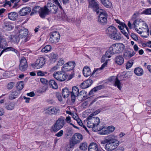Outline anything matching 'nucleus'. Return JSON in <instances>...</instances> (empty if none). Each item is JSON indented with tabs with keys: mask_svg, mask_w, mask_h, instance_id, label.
Returning <instances> with one entry per match:
<instances>
[{
	"mask_svg": "<svg viewBox=\"0 0 151 151\" xmlns=\"http://www.w3.org/2000/svg\"><path fill=\"white\" fill-rule=\"evenodd\" d=\"M57 65L59 66H62L64 63V61L63 59H60L58 62Z\"/></svg>",
	"mask_w": 151,
	"mask_h": 151,
	"instance_id": "58",
	"label": "nucleus"
},
{
	"mask_svg": "<svg viewBox=\"0 0 151 151\" xmlns=\"http://www.w3.org/2000/svg\"><path fill=\"white\" fill-rule=\"evenodd\" d=\"M14 86V83L13 82L9 83L7 85V88L9 89H12Z\"/></svg>",
	"mask_w": 151,
	"mask_h": 151,
	"instance_id": "56",
	"label": "nucleus"
},
{
	"mask_svg": "<svg viewBox=\"0 0 151 151\" xmlns=\"http://www.w3.org/2000/svg\"><path fill=\"white\" fill-rule=\"evenodd\" d=\"M40 82L43 84H45L47 83V81L46 79L43 78H41L40 79Z\"/></svg>",
	"mask_w": 151,
	"mask_h": 151,
	"instance_id": "63",
	"label": "nucleus"
},
{
	"mask_svg": "<svg viewBox=\"0 0 151 151\" xmlns=\"http://www.w3.org/2000/svg\"><path fill=\"white\" fill-rule=\"evenodd\" d=\"M99 90V89L96 87H95L92 89L90 92L89 94L91 95L93 92H96L97 91Z\"/></svg>",
	"mask_w": 151,
	"mask_h": 151,
	"instance_id": "57",
	"label": "nucleus"
},
{
	"mask_svg": "<svg viewBox=\"0 0 151 151\" xmlns=\"http://www.w3.org/2000/svg\"><path fill=\"white\" fill-rule=\"evenodd\" d=\"M116 49L118 53H119L122 52L124 50L125 46L122 43H116Z\"/></svg>",
	"mask_w": 151,
	"mask_h": 151,
	"instance_id": "26",
	"label": "nucleus"
},
{
	"mask_svg": "<svg viewBox=\"0 0 151 151\" xmlns=\"http://www.w3.org/2000/svg\"><path fill=\"white\" fill-rule=\"evenodd\" d=\"M46 114L50 115H56L60 111V109L56 107L50 106L45 110Z\"/></svg>",
	"mask_w": 151,
	"mask_h": 151,
	"instance_id": "12",
	"label": "nucleus"
},
{
	"mask_svg": "<svg viewBox=\"0 0 151 151\" xmlns=\"http://www.w3.org/2000/svg\"><path fill=\"white\" fill-rule=\"evenodd\" d=\"M65 124V118L61 116L56 121L55 123L52 126L51 131L56 132L62 128Z\"/></svg>",
	"mask_w": 151,
	"mask_h": 151,
	"instance_id": "5",
	"label": "nucleus"
},
{
	"mask_svg": "<svg viewBox=\"0 0 151 151\" xmlns=\"http://www.w3.org/2000/svg\"><path fill=\"white\" fill-rule=\"evenodd\" d=\"M70 94V91L67 88H65L62 90V95L64 98H67Z\"/></svg>",
	"mask_w": 151,
	"mask_h": 151,
	"instance_id": "34",
	"label": "nucleus"
},
{
	"mask_svg": "<svg viewBox=\"0 0 151 151\" xmlns=\"http://www.w3.org/2000/svg\"><path fill=\"white\" fill-rule=\"evenodd\" d=\"M99 128L100 129L99 131H100V134L102 135L108 134L109 133L108 132L107 128L105 126H101Z\"/></svg>",
	"mask_w": 151,
	"mask_h": 151,
	"instance_id": "30",
	"label": "nucleus"
},
{
	"mask_svg": "<svg viewBox=\"0 0 151 151\" xmlns=\"http://www.w3.org/2000/svg\"><path fill=\"white\" fill-rule=\"evenodd\" d=\"M50 36L49 41L51 43H56L60 40V35L59 33L57 31L51 32L50 34Z\"/></svg>",
	"mask_w": 151,
	"mask_h": 151,
	"instance_id": "8",
	"label": "nucleus"
},
{
	"mask_svg": "<svg viewBox=\"0 0 151 151\" xmlns=\"http://www.w3.org/2000/svg\"><path fill=\"white\" fill-rule=\"evenodd\" d=\"M107 65V62L105 61V62L102 65L101 67L99 68H98L96 70H95L93 71V73H94L95 72H96L98 70H101L103 69L105 67H106Z\"/></svg>",
	"mask_w": 151,
	"mask_h": 151,
	"instance_id": "43",
	"label": "nucleus"
},
{
	"mask_svg": "<svg viewBox=\"0 0 151 151\" xmlns=\"http://www.w3.org/2000/svg\"><path fill=\"white\" fill-rule=\"evenodd\" d=\"M109 38L114 40H119L121 39V35L117 30Z\"/></svg>",
	"mask_w": 151,
	"mask_h": 151,
	"instance_id": "21",
	"label": "nucleus"
},
{
	"mask_svg": "<svg viewBox=\"0 0 151 151\" xmlns=\"http://www.w3.org/2000/svg\"><path fill=\"white\" fill-rule=\"evenodd\" d=\"M84 76L85 77H87L91 75V72L89 67L86 66L84 67L83 70Z\"/></svg>",
	"mask_w": 151,
	"mask_h": 151,
	"instance_id": "25",
	"label": "nucleus"
},
{
	"mask_svg": "<svg viewBox=\"0 0 151 151\" xmlns=\"http://www.w3.org/2000/svg\"><path fill=\"white\" fill-rule=\"evenodd\" d=\"M31 9L29 7H26L22 8L19 12V15L24 16L28 14L31 11Z\"/></svg>",
	"mask_w": 151,
	"mask_h": 151,
	"instance_id": "19",
	"label": "nucleus"
},
{
	"mask_svg": "<svg viewBox=\"0 0 151 151\" xmlns=\"http://www.w3.org/2000/svg\"><path fill=\"white\" fill-rule=\"evenodd\" d=\"M28 67L26 59L24 57L22 58L20 61L19 69L22 71L26 70Z\"/></svg>",
	"mask_w": 151,
	"mask_h": 151,
	"instance_id": "14",
	"label": "nucleus"
},
{
	"mask_svg": "<svg viewBox=\"0 0 151 151\" xmlns=\"http://www.w3.org/2000/svg\"><path fill=\"white\" fill-rule=\"evenodd\" d=\"M118 27L121 31L125 29L128 32H129V29L124 23L122 22L121 24H119Z\"/></svg>",
	"mask_w": 151,
	"mask_h": 151,
	"instance_id": "36",
	"label": "nucleus"
},
{
	"mask_svg": "<svg viewBox=\"0 0 151 151\" xmlns=\"http://www.w3.org/2000/svg\"><path fill=\"white\" fill-rule=\"evenodd\" d=\"M6 52L9 51H14L15 53H17L18 51L17 50H15L14 48L12 47H9L6 48L5 49Z\"/></svg>",
	"mask_w": 151,
	"mask_h": 151,
	"instance_id": "49",
	"label": "nucleus"
},
{
	"mask_svg": "<svg viewBox=\"0 0 151 151\" xmlns=\"http://www.w3.org/2000/svg\"><path fill=\"white\" fill-rule=\"evenodd\" d=\"M15 104L13 103H10L5 107V108L7 110H11L14 107Z\"/></svg>",
	"mask_w": 151,
	"mask_h": 151,
	"instance_id": "39",
	"label": "nucleus"
},
{
	"mask_svg": "<svg viewBox=\"0 0 151 151\" xmlns=\"http://www.w3.org/2000/svg\"><path fill=\"white\" fill-rule=\"evenodd\" d=\"M134 28L135 31L143 37L146 38L149 33L147 24L142 20L137 19L134 22Z\"/></svg>",
	"mask_w": 151,
	"mask_h": 151,
	"instance_id": "2",
	"label": "nucleus"
},
{
	"mask_svg": "<svg viewBox=\"0 0 151 151\" xmlns=\"http://www.w3.org/2000/svg\"><path fill=\"white\" fill-rule=\"evenodd\" d=\"M100 14L99 16L98 22L101 25L106 24L107 22V14L106 11L101 9H100Z\"/></svg>",
	"mask_w": 151,
	"mask_h": 151,
	"instance_id": "6",
	"label": "nucleus"
},
{
	"mask_svg": "<svg viewBox=\"0 0 151 151\" xmlns=\"http://www.w3.org/2000/svg\"><path fill=\"white\" fill-rule=\"evenodd\" d=\"M71 143L70 142L69 145H67L65 147V150L66 151H69L71 148H73L74 146H72L71 145Z\"/></svg>",
	"mask_w": 151,
	"mask_h": 151,
	"instance_id": "51",
	"label": "nucleus"
},
{
	"mask_svg": "<svg viewBox=\"0 0 151 151\" xmlns=\"http://www.w3.org/2000/svg\"><path fill=\"white\" fill-rule=\"evenodd\" d=\"M89 2V7L93 8L95 9V11L98 13L99 11L98 10L99 9V5L94 0H88Z\"/></svg>",
	"mask_w": 151,
	"mask_h": 151,
	"instance_id": "17",
	"label": "nucleus"
},
{
	"mask_svg": "<svg viewBox=\"0 0 151 151\" xmlns=\"http://www.w3.org/2000/svg\"><path fill=\"white\" fill-rule=\"evenodd\" d=\"M107 58L106 57V56H105L104 55L102 57L101 60V62L102 63H104L105 61H106L107 62Z\"/></svg>",
	"mask_w": 151,
	"mask_h": 151,
	"instance_id": "62",
	"label": "nucleus"
},
{
	"mask_svg": "<svg viewBox=\"0 0 151 151\" xmlns=\"http://www.w3.org/2000/svg\"><path fill=\"white\" fill-rule=\"evenodd\" d=\"M101 143L106 144L105 146V149L107 151H111L117 147L119 142L117 140L115 136L110 135L106 136L104 140L101 141Z\"/></svg>",
	"mask_w": 151,
	"mask_h": 151,
	"instance_id": "1",
	"label": "nucleus"
},
{
	"mask_svg": "<svg viewBox=\"0 0 151 151\" xmlns=\"http://www.w3.org/2000/svg\"><path fill=\"white\" fill-rule=\"evenodd\" d=\"M109 48L110 51H111L113 54L115 53H118L115 44L112 45Z\"/></svg>",
	"mask_w": 151,
	"mask_h": 151,
	"instance_id": "35",
	"label": "nucleus"
},
{
	"mask_svg": "<svg viewBox=\"0 0 151 151\" xmlns=\"http://www.w3.org/2000/svg\"><path fill=\"white\" fill-rule=\"evenodd\" d=\"M98 145L96 143L92 142L88 146V151H99Z\"/></svg>",
	"mask_w": 151,
	"mask_h": 151,
	"instance_id": "23",
	"label": "nucleus"
},
{
	"mask_svg": "<svg viewBox=\"0 0 151 151\" xmlns=\"http://www.w3.org/2000/svg\"><path fill=\"white\" fill-rule=\"evenodd\" d=\"M117 30L115 27L111 26L107 28L106 30V33L109 37Z\"/></svg>",
	"mask_w": 151,
	"mask_h": 151,
	"instance_id": "18",
	"label": "nucleus"
},
{
	"mask_svg": "<svg viewBox=\"0 0 151 151\" xmlns=\"http://www.w3.org/2000/svg\"><path fill=\"white\" fill-rule=\"evenodd\" d=\"M49 83V86L52 88L55 89L58 88L57 83L53 80H51L50 81Z\"/></svg>",
	"mask_w": 151,
	"mask_h": 151,
	"instance_id": "32",
	"label": "nucleus"
},
{
	"mask_svg": "<svg viewBox=\"0 0 151 151\" xmlns=\"http://www.w3.org/2000/svg\"><path fill=\"white\" fill-rule=\"evenodd\" d=\"M65 120L67 123L70 124V123H71L70 122H71L70 117L69 116H67L66 119H65Z\"/></svg>",
	"mask_w": 151,
	"mask_h": 151,
	"instance_id": "59",
	"label": "nucleus"
},
{
	"mask_svg": "<svg viewBox=\"0 0 151 151\" xmlns=\"http://www.w3.org/2000/svg\"><path fill=\"white\" fill-rule=\"evenodd\" d=\"M61 14H59L58 15H57L59 19H64L66 17V14L65 13H64L63 12V13L61 12Z\"/></svg>",
	"mask_w": 151,
	"mask_h": 151,
	"instance_id": "52",
	"label": "nucleus"
},
{
	"mask_svg": "<svg viewBox=\"0 0 151 151\" xmlns=\"http://www.w3.org/2000/svg\"><path fill=\"white\" fill-rule=\"evenodd\" d=\"M79 89L76 86H74L72 88V91L70 93L71 101L72 102L75 101L76 97L79 94Z\"/></svg>",
	"mask_w": 151,
	"mask_h": 151,
	"instance_id": "13",
	"label": "nucleus"
},
{
	"mask_svg": "<svg viewBox=\"0 0 151 151\" xmlns=\"http://www.w3.org/2000/svg\"><path fill=\"white\" fill-rule=\"evenodd\" d=\"M18 94L19 93L17 91H13L10 94L9 99L11 100H13L17 98Z\"/></svg>",
	"mask_w": 151,
	"mask_h": 151,
	"instance_id": "33",
	"label": "nucleus"
},
{
	"mask_svg": "<svg viewBox=\"0 0 151 151\" xmlns=\"http://www.w3.org/2000/svg\"><path fill=\"white\" fill-rule=\"evenodd\" d=\"M72 116L73 117V118L76 121H77L78 119H79L78 115L76 114H73V115H72Z\"/></svg>",
	"mask_w": 151,
	"mask_h": 151,
	"instance_id": "64",
	"label": "nucleus"
},
{
	"mask_svg": "<svg viewBox=\"0 0 151 151\" xmlns=\"http://www.w3.org/2000/svg\"><path fill=\"white\" fill-rule=\"evenodd\" d=\"M9 41L12 43L17 44L19 42V38L18 36L10 35L9 37Z\"/></svg>",
	"mask_w": 151,
	"mask_h": 151,
	"instance_id": "22",
	"label": "nucleus"
},
{
	"mask_svg": "<svg viewBox=\"0 0 151 151\" xmlns=\"http://www.w3.org/2000/svg\"><path fill=\"white\" fill-rule=\"evenodd\" d=\"M131 49L127 46V48L124 50L123 54V57L126 59H129L132 56V53L131 52Z\"/></svg>",
	"mask_w": 151,
	"mask_h": 151,
	"instance_id": "16",
	"label": "nucleus"
},
{
	"mask_svg": "<svg viewBox=\"0 0 151 151\" xmlns=\"http://www.w3.org/2000/svg\"><path fill=\"white\" fill-rule=\"evenodd\" d=\"M28 32L27 29H23L19 30V36L23 38L25 37L28 34Z\"/></svg>",
	"mask_w": 151,
	"mask_h": 151,
	"instance_id": "27",
	"label": "nucleus"
},
{
	"mask_svg": "<svg viewBox=\"0 0 151 151\" xmlns=\"http://www.w3.org/2000/svg\"><path fill=\"white\" fill-rule=\"evenodd\" d=\"M134 73L137 76H140L144 73V71L142 68H137L134 70Z\"/></svg>",
	"mask_w": 151,
	"mask_h": 151,
	"instance_id": "29",
	"label": "nucleus"
},
{
	"mask_svg": "<svg viewBox=\"0 0 151 151\" xmlns=\"http://www.w3.org/2000/svg\"><path fill=\"white\" fill-rule=\"evenodd\" d=\"M107 128L109 134L113 132L115 130V127L112 126H108Z\"/></svg>",
	"mask_w": 151,
	"mask_h": 151,
	"instance_id": "45",
	"label": "nucleus"
},
{
	"mask_svg": "<svg viewBox=\"0 0 151 151\" xmlns=\"http://www.w3.org/2000/svg\"><path fill=\"white\" fill-rule=\"evenodd\" d=\"M51 49V46L49 45H47L44 47L41 50L42 52L47 53L50 51Z\"/></svg>",
	"mask_w": 151,
	"mask_h": 151,
	"instance_id": "37",
	"label": "nucleus"
},
{
	"mask_svg": "<svg viewBox=\"0 0 151 151\" xmlns=\"http://www.w3.org/2000/svg\"><path fill=\"white\" fill-rule=\"evenodd\" d=\"M53 2H54L55 4L57 5L59 7V8L61 9V10L63 11V8L62 6H61L60 3L59 2L58 0H52Z\"/></svg>",
	"mask_w": 151,
	"mask_h": 151,
	"instance_id": "48",
	"label": "nucleus"
},
{
	"mask_svg": "<svg viewBox=\"0 0 151 151\" xmlns=\"http://www.w3.org/2000/svg\"><path fill=\"white\" fill-rule=\"evenodd\" d=\"M103 5L107 8H110L112 6V4L109 0H101Z\"/></svg>",
	"mask_w": 151,
	"mask_h": 151,
	"instance_id": "31",
	"label": "nucleus"
},
{
	"mask_svg": "<svg viewBox=\"0 0 151 151\" xmlns=\"http://www.w3.org/2000/svg\"><path fill=\"white\" fill-rule=\"evenodd\" d=\"M115 63L118 65H121L124 63L123 58L121 56L119 55L116 56L114 59Z\"/></svg>",
	"mask_w": 151,
	"mask_h": 151,
	"instance_id": "28",
	"label": "nucleus"
},
{
	"mask_svg": "<svg viewBox=\"0 0 151 151\" xmlns=\"http://www.w3.org/2000/svg\"><path fill=\"white\" fill-rule=\"evenodd\" d=\"M92 83V81L91 79H88L87 80L83 82L80 85L81 87L83 89H86L90 86Z\"/></svg>",
	"mask_w": 151,
	"mask_h": 151,
	"instance_id": "20",
	"label": "nucleus"
},
{
	"mask_svg": "<svg viewBox=\"0 0 151 151\" xmlns=\"http://www.w3.org/2000/svg\"><path fill=\"white\" fill-rule=\"evenodd\" d=\"M88 120L87 126L89 128H92L94 131H97L100 129L101 126L99 124L100 122L99 118L97 117H92L89 116L87 118Z\"/></svg>",
	"mask_w": 151,
	"mask_h": 151,
	"instance_id": "3",
	"label": "nucleus"
},
{
	"mask_svg": "<svg viewBox=\"0 0 151 151\" xmlns=\"http://www.w3.org/2000/svg\"><path fill=\"white\" fill-rule=\"evenodd\" d=\"M142 13L145 14H151V8L145 9L142 12Z\"/></svg>",
	"mask_w": 151,
	"mask_h": 151,
	"instance_id": "47",
	"label": "nucleus"
},
{
	"mask_svg": "<svg viewBox=\"0 0 151 151\" xmlns=\"http://www.w3.org/2000/svg\"><path fill=\"white\" fill-rule=\"evenodd\" d=\"M125 29H124L122 31H121V32L127 37V38L128 39V34L127 33V31L126 30V31H125Z\"/></svg>",
	"mask_w": 151,
	"mask_h": 151,
	"instance_id": "60",
	"label": "nucleus"
},
{
	"mask_svg": "<svg viewBox=\"0 0 151 151\" xmlns=\"http://www.w3.org/2000/svg\"><path fill=\"white\" fill-rule=\"evenodd\" d=\"M63 134V130H60L59 132L56 134L55 136L58 137H61Z\"/></svg>",
	"mask_w": 151,
	"mask_h": 151,
	"instance_id": "55",
	"label": "nucleus"
},
{
	"mask_svg": "<svg viewBox=\"0 0 151 151\" xmlns=\"http://www.w3.org/2000/svg\"><path fill=\"white\" fill-rule=\"evenodd\" d=\"M68 65H68V63H67L63 66L62 69L64 70L65 71H68L71 70V69H68V68H70Z\"/></svg>",
	"mask_w": 151,
	"mask_h": 151,
	"instance_id": "46",
	"label": "nucleus"
},
{
	"mask_svg": "<svg viewBox=\"0 0 151 151\" xmlns=\"http://www.w3.org/2000/svg\"><path fill=\"white\" fill-rule=\"evenodd\" d=\"M53 76L57 80L60 81H63L66 80L68 75L63 72L58 71L53 74Z\"/></svg>",
	"mask_w": 151,
	"mask_h": 151,
	"instance_id": "9",
	"label": "nucleus"
},
{
	"mask_svg": "<svg viewBox=\"0 0 151 151\" xmlns=\"http://www.w3.org/2000/svg\"><path fill=\"white\" fill-rule=\"evenodd\" d=\"M109 81L111 82L114 81V86L117 87L119 90H121L122 88V84L117 77L114 76H112L110 78Z\"/></svg>",
	"mask_w": 151,
	"mask_h": 151,
	"instance_id": "15",
	"label": "nucleus"
},
{
	"mask_svg": "<svg viewBox=\"0 0 151 151\" xmlns=\"http://www.w3.org/2000/svg\"><path fill=\"white\" fill-rule=\"evenodd\" d=\"M44 7L45 12L44 15H45V17L50 14H56L58 9L57 6L53 4V3H52L50 0L48 1Z\"/></svg>",
	"mask_w": 151,
	"mask_h": 151,
	"instance_id": "4",
	"label": "nucleus"
},
{
	"mask_svg": "<svg viewBox=\"0 0 151 151\" xmlns=\"http://www.w3.org/2000/svg\"><path fill=\"white\" fill-rule=\"evenodd\" d=\"M44 7H41L39 6H35L32 10L30 15L32 16L34 14L38 12L39 14L40 17L42 18H45V16L44 14Z\"/></svg>",
	"mask_w": 151,
	"mask_h": 151,
	"instance_id": "10",
	"label": "nucleus"
},
{
	"mask_svg": "<svg viewBox=\"0 0 151 151\" xmlns=\"http://www.w3.org/2000/svg\"><path fill=\"white\" fill-rule=\"evenodd\" d=\"M24 84L23 82L22 81L19 82L17 83V88L19 90H22L24 87Z\"/></svg>",
	"mask_w": 151,
	"mask_h": 151,
	"instance_id": "40",
	"label": "nucleus"
},
{
	"mask_svg": "<svg viewBox=\"0 0 151 151\" xmlns=\"http://www.w3.org/2000/svg\"><path fill=\"white\" fill-rule=\"evenodd\" d=\"M8 17L9 19L14 21L17 18L18 14L15 12H11L8 14Z\"/></svg>",
	"mask_w": 151,
	"mask_h": 151,
	"instance_id": "24",
	"label": "nucleus"
},
{
	"mask_svg": "<svg viewBox=\"0 0 151 151\" xmlns=\"http://www.w3.org/2000/svg\"><path fill=\"white\" fill-rule=\"evenodd\" d=\"M58 56L53 53H51L50 55L49 58L50 60L54 61H55L58 58Z\"/></svg>",
	"mask_w": 151,
	"mask_h": 151,
	"instance_id": "41",
	"label": "nucleus"
},
{
	"mask_svg": "<svg viewBox=\"0 0 151 151\" xmlns=\"http://www.w3.org/2000/svg\"><path fill=\"white\" fill-rule=\"evenodd\" d=\"M56 96L58 99L60 101H61L62 100V96L59 93H56Z\"/></svg>",
	"mask_w": 151,
	"mask_h": 151,
	"instance_id": "54",
	"label": "nucleus"
},
{
	"mask_svg": "<svg viewBox=\"0 0 151 151\" xmlns=\"http://www.w3.org/2000/svg\"><path fill=\"white\" fill-rule=\"evenodd\" d=\"M45 63V58L42 57H40L36 60L35 63L32 65V66L36 69L42 68Z\"/></svg>",
	"mask_w": 151,
	"mask_h": 151,
	"instance_id": "11",
	"label": "nucleus"
},
{
	"mask_svg": "<svg viewBox=\"0 0 151 151\" xmlns=\"http://www.w3.org/2000/svg\"><path fill=\"white\" fill-rule=\"evenodd\" d=\"M130 62H130V61H128L126 65V68L127 69H128L131 68L132 66V61H130Z\"/></svg>",
	"mask_w": 151,
	"mask_h": 151,
	"instance_id": "53",
	"label": "nucleus"
},
{
	"mask_svg": "<svg viewBox=\"0 0 151 151\" xmlns=\"http://www.w3.org/2000/svg\"><path fill=\"white\" fill-rule=\"evenodd\" d=\"M82 135L80 133H77L74 134L72 137L70 142L71 143V146H74L75 145L78 144L83 139Z\"/></svg>",
	"mask_w": 151,
	"mask_h": 151,
	"instance_id": "7",
	"label": "nucleus"
},
{
	"mask_svg": "<svg viewBox=\"0 0 151 151\" xmlns=\"http://www.w3.org/2000/svg\"><path fill=\"white\" fill-rule=\"evenodd\" d=\"M88 148L87 144L86 142H83L80 144L79 148L82 150H86Z\"/></svg>",
	"mask_w": 151,
	"mask_h": 151,
	"instance_id": "38",
	"label": "nucleus"
},
{
	"mask_svg": "<svg viewBox=\"0 0 151 151\" xmlns=\"http://www.w3.org/2000/svg\"><path fill=\"white\" fill-rule=\"evenodd\" d=\"M67 63L70 68H68L69 69L72 70L75 66L76 64L74 62H69Z\"/></svg>",
	"mask_w": 151,
	"mask_h": 151,
	"instance_id": "42",
	"label": "nucleus"
},
{
	"mask_svg": "<svg viewBox=\"0 0 151 151\" xmlns=\"http://www.w3.org/2000/svg\"><path fill=\"white\" fill-rule=\"evenodd\" d=\"M7 5H9L10 7L12 5L11 3V2L10 1H7V0H5V3L4 4V6H5Z\"/></svg>",
	"mask_w": 151,
	"mask_h": 151,
	"instance_id": "61",
	"label": "nucleus"
},
{
	"mask_svg": "<svg viewBox=\"0 0 151 151\" xmlns=\"http://www.w3.org/2000/svg\"><path fill=\"white\" fill-rule=\"evenodd\" d=\"M47 74L46 72H42L41 71H39L37 73V74L39 76H43Z\"/></svg>",
	"mask_w": 151,
	"mask_h": 151,
	"instance_id": "50",
	"label": "nucleus"
},
{
	"mask_svg": "<svg viewBox=\"0 0 151 151\" xmlns=\"http://www.w3.org/2000/svg\"><path fill=\"white\" fill-rule=\"evenodd\" d=\"M113 54L112 53L111 51H110L109 48L108 50H107L105 54L104 55L107 58H109L111 57V55Z\"/></svg>",
	"mask_w": 151,
	"mask_h": 151,
	"instance_id": "44",
	"label": "nucleus"
}]
</instances>
